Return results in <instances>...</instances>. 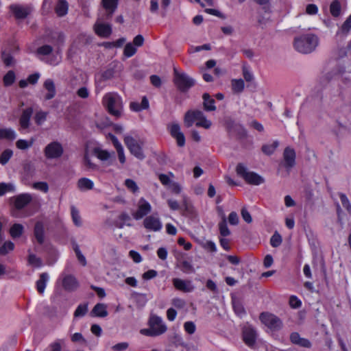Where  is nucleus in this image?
I'll return each mask as SVG.
<instances>
[{"instance_id":"nucleus-1","label":"nucleus","mask_w":351,"mask_h":351,"mask_svg":"<svg viewBox=\"0 0 351 351\" xmlns=\"http://www.w3.org/2000/svg\"><path fill=\"white\" fill-rule=\"evenodd\" d=\"M319 45L318 36L312 33H306L294 38L293 47L301 53H310L315 51Z\"/></svg>"},{"instance_id":"nucleus-2","label":"nucleus","mask_w":351,"mask_h":351,"mask_svg":"<svg viewBox=\"0 0 351 351\" xmlns=\"http://www.w3.org/2000/svg\"><path fill=\"white\" fill-rule=\"evenodd\" d=\"M195 123L196 126L209 129L212 125L211 121L207 119L203 112L200 110H189L184 118V123L186 128L191 127Z\"/></svg>"},{"instance_id":"nucleus-3","label":"nucleus","mask_w":351,"mask_h":351,"mask_svg":"<svg viewBox=\"0 0 351 351\" xmlns=\"http://www.w3.org/2000/svg\"><path fill=\"white\" fill-rule=\"evenodd\" d=\"M102 102L110 114L116 117H119L121 115L123 110L122 99L117 93H106L103 97Z\"/></svg>"},{"instance_id":"nucleus-4","label":"nucleus","mask_w":351,"mask_h":351,"mask_svg":"<svg viewBox=\"0 0 351 351\" xmlns=\"http://www.w3.org/2000/svg\"><path fill=\"white\" fill-rule=\"evenodd\" d=\"M36 54L41 60L52 66L58 65L61 61L60 51L57 50L56 53H53V48L49 45L38 47Z\"/></svg>"},{"instance_id":"nucleus-5","label":"nucleus","mask_w":351,"mask_h":351,"mask_svg":"<svg viewBox=\"0 0 351 351\" xmlns=\"http://www.w3.org/2000/svg\"><path fill=\"white\" fill-rule=\"evenodd\" d=\"M149 328H143L140 333L149 337H155L163 334L167 330V326L162 319L156 315H152L149 320Z\"/></svg>"},{"instance_id":"nucleus-6","label":"nucleus","mask_w":351,"mask_h":351,"mask_svg":"<svg viewBox=\"0 0 351 351\" xmlns=\"http://www.w3.org/2000/svg\"><path fill=\"white\" fill-rule=\"evenodd\" d=\"M124 143L130 150V153L139 160L145 158V154L143 151L144 141L141 139H136L130 135H126L124 137Z\"/></svg>"},{"instance_id":"nucleus-7","label":"nucleus","mask_w":351,"mask_h":351,"mask_svg":"<svg viewBox=\"0 0 351 351\" xmlns=\"http://www.w3.org/2000/svg\"><path fill=\"white\" fill-rule=\"evenodd\" d=\"M236 171L237 174L250 184L260 185L265 181L262 176L255 172L248 171L242 164H239L237 166Z\"/></svg>"},{"instance_id":"nucleus-8","label":"nucleus","mask_w":351,"mask_h":351,"mask_svg":"<svg viewBox=\"0 0 351 351\" xmlns=\"http://www.w3.org/2000/svg\"><path fill=\"white\" fill-rule=\"evenodd\" d=\"M43 154L47 160H58L64 154L63 145L58 141H51L45 147Z\"/></svg>"},{"instance_id":"nucleus-9","label":"nucleus","mask_w":351,"mask_h":351,"mask_svg":"<svg viewBox=\"0 0 351 351\" xmlns=\"http://www.w3.org/2000/svg\"><path fill=\"white\" fill-rule=\"evenodd\" d=\"M174 83L182 91H185L194 85V80L186 73L174 69Z\"/></svg>"},{"instance_id":"nucleus-10","label":"nucleus","mask_w":351,"mask_h":351,"mask_svg":"<svg viewBox=\"0 0 351 351\" xmlns=\"http://www.w3.org/2000/svg\"><path fill=\"white\" fill-rule=\"evenodd\" d=\"M260 320L271 330H278L282 326L281 320L275 315L269 313H262L260 315Z\"/></svg>"},{"instance_id":"nucleus-11","label":"nucleus","mask_w":351,"mask_h":351,"mask_svg":"<svg viewBox=\"0 0 351 351\" xmlns=\"http://www.w3.org/2000/svg\"><path fill=\"white\" fill-rule=\"evenodd\" d=\"M152 209L150 203L145 198L141 197L136 204V210L132 212V215L134 219L139 220L147 217Z\"/></svg>"},{"instance_id":"nucleus-12","label":"nucleus","mask_w":351,"mask_h":351,"mask_svg":"<svg viewBox=\"0 0 351 351\" xmlns=\"http://www.w3.org/2000/svg\"><path fill=\"white\" fill-rule=\"evenodd\" d=\"M143 225L148 232H160L162 228V221L157 214L145 217Z\"/></svg>"},{"instance_id":"nucleus-13","label":"nucleus","mask_w":351,"mask_h":351,"mask_svg":"<svg viewBox=\"0 0 351 351\" xmlns=\"http://www.w3.org/2000/svg\"><path fill=\"white\" fill-rule=\"evenodd\" d=\"M63 289L69 292L75 291L80 286L79 281L75 276L62 272L59 278Z\"/></svg>"},{"instance_id":"nucleus-14","label":"nucleus","mask_w":351,"mask_h":351,"mask_svg":"<svg viewBox=\"0 0 351 351\" xmlns=\"http://www.w3.org/2000/svg\"><path fill=\"white\" fill-rule=\"evenodd\" d=\"M167 130L177 143L178 147H184L185 145V136L181 130L180 124L177 122H172L167 125Z\"/></svg>"},{"instance_id":"nucleus-15","label":"nucleus","mask_w":351,"mask_h":351,"mask_svg":"<svg viewBox=\"0 0 351 351\" xmlns=\"http://www.w3.org/2000/svg\"><path fill=\"white\" fill-rule=\"evenodd\" d=\"M10 10L16 19H23L32 12V8L30 5L12 4L10 6Z\"/></svg>"},{"instance_id":"nucleus-16","label":"nucleus","mask_w":351,"mask_h":351,"mask_svg":"<svg viewBox=\"0 0 351 351\" xmlns=\"http://www.w3.org/2000/svg\"><path fill=\"white\" fill-rule=\"evenodd\" d=\"M257 334L256 330L250 326H245L243 330V339L245 343L253 348L255 345Z\"/></svg>"},{"instance_id":"nucleus-17","label":"nucleus","mask_w":351,"mask_h":351,"mask_svg":"<svg viewBox=\"0 0 351 351\" xmlns=\"http://www.w3.org/2000/svg\"><path fill=\"white\" fill-rule=\"evenodd\" d=\"M173 285L176 289L184 293H190L195 289L192 281L189 280H182L178 278H173Z\"/></svg>"},{"instance_id":"nucleus-18","label":"nucleus","mask_w":351,"mask_h":351,"mask_svg":"<svg viewBox=\"0 0 351 351\" xmlns=\"http://www.w3.org/2000/svg\"><path fill=\"white\" fill-rule=\"evenodd\" d=\"M94 29L96 34L102 38H107L112 33L111 25L99 20L95 23Z\"/></svg>"},{"instance_id":"nucleus-19","label":"nucleus","mask_w":351,"mask_h":351,"mask_svg":"<svg viewBox=\"0 0 351 351\" xmlns=\"http://www.w3.org/2000/svg\"><path fill=\"white\" fill-rule=\"evenodd\" d=\"M95 156L101 161L106 162L108 165H112L113 162L114 153L109 152L107 150L102 149L99 147H96L93 150Z\"/></svg>"},{"instance_id":"nucleus-20","label":"nucleus","mask_w":351,"mask_h":351,"mask_svg":"<svg viewBox=\"0 0 351 351\" xmlns=\"http://www.w3.org/2000/svg\"><path fill=\"white\" fill-rule=\"evenodd\" d=\"M14 206L17 209H21L27 206L32 200V196L29 193H21L13 197Z\"/></svg>"},{"instance_id":"nucleus-21","label":"nucleus","mask_w":351,"mask_h":351,"mask_svg":"<svg viewBox=\"0 0 351 351\" xmlns=\"http://www.w3.org/2000/svg\"><path fill=\"white\" fill-rule=\"evenodd\" d=\"M283 157L286 168L290 169L294 166L295 153L293 149L287 147L284 151Z\"/></svg>"},{"instance_id":"nucleus-22","label":"nucleus","mask_w":351,"mask_h":351,"mask_svg":"<svg viewBox=\"0 0 351 351\" xmlns=\"http://www.w3.org/2000/svg\"><path fill=\"white\" fill-rule=\"evenodd\" d=\"M33 110L32 108H27L23 111L19 119V123L21 130H26L29 126V121L32 114Z\"/></svg>"},{"instance_id":"nucleus-23","label":"nucleus","mask_w":351,"mask_h":351,"mask_svg":"<svg viewBox=\"0 0 351 351\" xmlns=\"http://www.w3.org/2000/svg\"><path fill=\"white\" fill-rule=\"evenodd\" d=\"M34 236L40 244H43L45 241V227L44 224L41 221L36 223L34 229Z\"/></svg>"},{"instance_id":"nucleus-24","label":"nucleus","mask_w":351,"mask_h":351,"mask_svg":"<svg viewBox=\"0 0 351 351\" xmlns=\"http://www.w3.org/2000/svg\"><path fill=\"white\" fill-rule=\"evenodd\" d=\"M43 86L47 92L45 95V99L46 100H49L53 98L56 93L53 81L51 79L46 80L43 84Z\"/></svg>"},{"instance_id":"nucleus-25","label":"nucleus","mask_w":351,"mask_h":351,"mask_svg":"<svg viewBox=\"0 0 351 351\" xmlns=\"http://www.w3.org/2000/svg\"><path fill=\"white\" fill-rule=\"evenodd\" d=\"M94 186L93 181L87 178H80L77 182V189L82 192L92 190Z\"/></svg>"},{"instance_id":"nucleus-26","label":"nucleus","mask_w":351,"mask_h":351,"mask_svg":"<svg viewBox=\"0 0 351 351\" xmlns=\"http://www.w3.org/2000/svg\"><path fill=\"white\" fill-rule=\"evenodd\" d=\"M290 339L293 343L300 346L304 348H309L311 346L310 341L306 339L302 338L297 332H293L290 336Z\"/></svg>"},{"instance_id":"nucleus-27","label":"nucleus","mask_w":351,"mask_h":351,"mask_svg":"<svg viewBox=\"0 0 351 351\" xmlns=\"http://www.w3.org/2000/svg\"><path fill=\"white\" fill-rule=\"evenodd\" d=\"M93 316L105 317L108 315L107 306L103 303L97 304L91 311Z\"/></svg>"},{"instance_id":"nucleus-28","label":"nucleus","mask_w":351,"mask_h":351,"mask_svg":"<svg viewBox=\"0 0 351 351\" xmlns=\"http://www.w3.org/2000/svg\"><path fill=\"white\" fill-rule=\"evenodd\" d=\"M49 276L47 273H42L40 278L36 281V289L39 293L43 294L45 291Z\"/></svg>"},{"instance_id":"nucleus-29","label":"nucleus","mask_w":351,"mask_h":351,"mask_svg":"<svg viewBox=\"0 0 351 351\" xmlns=\"http://www.w3.org/2000/svg\"><path fill=\"white\" fill-rule=\"evenodd\" d=\"M68 9V3L64 0H60L58 1L56 5L55 12L58 16L61 17L65 16L67 14Z\"/></svg>"},{"instance_id":"nucleus-30","label":"nucleus","mask_w":351,"mask_h":351,"mask_svg":"<svg viewBox=\"0 0 351 351\" xmlns=\"http://www.w3.org/2000/svg\"><path fill=\"white\" fill-rule=\"evenodd\" d=\"M351 29V14L346 19L337 32V36H346Z\"/></svg>"},{"instance_id":"nucleus-31","label":"nucleus","mask_w":351,"mask_h":351,"mask_svg":"<svg viewBox=\"0 0 351 351\" xmlns=\"http://www.w3.org/2000/svg\"><path fill=\"white\" fill-rule=\"evenodd\" d=\"M16 137V134L12 128L0 129V139H7L12 141Z\"/></svg>"},{"instance_id":"nucleus-32","label":"nucleus","mask_w":351,"mask_h":351,"mask_svg":"<svg viewBox=\"0 0 351 351\" xmlns=\"http://www.w3.org/2000/svg\"><path fill=\"white\" fill-rule=\"evenodd\" d=\"M28 253L27 262L29 265L37 268L41 267L43 265L40 258L31 252L30 250H28Z\"/></svg>"},{"instance_id":"nucleus-33","label":"nucleus","mask_w":351,"mask_h":351,"mask_svg":"<svg viewBox=\"0 0 351 351\" xmlns=\"http://www.w3.org/2000/svg\"><path fill=\"white\" fill-rule=\"evenodd\" d=\"M204 99V108L206 111H214L216 109L215 106V100L211 98L210 96L208 93H204L203 95Z\"/></svg>"},{"instance_id":"nucleus-34","label":"nucleus","mask_w":351,"mask_h":351,"mask_svg":"<svg viewBox=\"0 0 351 351\" xmlns=\"http://www.w3.org/2000/svg\"><path fill=\"white\" fill-rule=\"evenodd\" d=\"M118 0H102V5L111 16L117 7Z\"/></svg>"},{"instance_id":"nucleus-35","label":"nucleus","mask_w":351,"mask_h":351,"mask_svg":"<svg viewBox=\"0 0 351 351\" xmlns=\"http://www.w3.org/2000/svg\"><path fill=\"white\" fill-rule=\"evenodd\" d=\"M24 230V227L20 223H14L10 229V236L13 239L20 237Z\"/></svg>"},{"instance_id":"nucleus-36","label":"nucleus","mask_w":351,"mask_h":351,"mask_svg":"<svg viewBox=\"0 0 351 351\" xmlns=\"http://www.w3.org/2000/svg\"><path fill=\"white\" fill-rule=\"evenodd\" d=\"M65 34L62 32H55L51 37L52 41L58 46V49L59 51V47L62 46L65 42Z\"/></svg>"},{"instance_id":"nucleus-37","label":"nucleus","mask_w":351,"mask_h":351,"mask_svg":"<svg viewBox=\"0 0 351 351\" xmlns=\"http://www.w3.org/2000/svg\"><path fill=\"white\" fill-rule=\"evenodd\" d=\"M71 215L73 223L77 227L82 226V221L79 210L75 206H71Z\"/></svg>"},{"instance_id":"nucleus-38","label":"nucleus","mask_w":351,"mask_h":351,"mask_svg":"<svg viewBox=\"0 0 351 351\" xmlns=\"http://www.w3.org/2000/svg\"><path fill=\"white\" fill-rule=\"evenodd\" d=\"M34 143V139L31 138L29 141L19 139L16 143V146L18 149L25 150L31 147Z\"/></svg>"},{"instance_id":"nucleus-39","label":"nucleus","mask_w":351,"mask_h":351,"mask_svg":"<svg viewBox=\"0 0 351 351\" xmlns=\"http://www.w3.org/2000/svg\"><path fill=\"white\" fill-rule=\"evenodd\" d=\"M73 250L75 253V256L77 257V261L82 266H86L87 265V261L86 257L81 252L80 247L77 244H75L73 245Z\"/></svg>"},{"instance_id":"nucleus-40","label":"nucleus","mask_w":351,"mask_h":351,"mask_svg":"<svg viewBox=\"0 0 351 351\" xmlns=\"http://www.w3.org/2000/svg\"><path fill=\"white\" fill-rule=\"evenodd\" d=\"M15 186L12 183H0V196L4 195L8 192H14Z\"/></svg>"},{"instance_id":"nucleus-41","label":"nucleus","mask_w":351,"mask_h":351,"mask_svg":"<svg viewBox=\"0 0 351 351\" xmlns=\"http://www.w3.org/2000/svg\"><path fill=\"white\" fill-rule=\"evenodd\" d=\"M233 308L235 313L242 317L245 314V311L242 304L239 300H234L232 301Z\"/></svg>"},{"instance_id":"nucleus-42","label":"nucleus","mask_w":351,"mask_h":351,"mask_svg":"<svg viewBox=\"0 0 351 351\" xmlns=\"http://www.w3.org/2000/svg\"><path fill=\"white\" fill-rule=\"evenodd\" d=\"M174 178V175L173 173H169V174H160L158 176V178L161 183L168 187L170 184L173 182L172 178Z\"/></svg>"},{"instance_id":"nucleus-43","label":"nucleus","mask_w":351,"mask_h":351,"mask_svg":"<svg viewBox=\"0 0 351 351\" xmlns=\"http://www.w3.org/2000/svg\"><path fill=\"white\" fill-rule=\"evenodd\" d=\"M88 311V304L86 303L80 304L74 312L75 317H81L84 316Z\"/></svg>"},{"instance_id":"nucleus-44","label":"nucleus","mask_w":351,"mask_h":351,"mask_svg":"<svg viewBox=\"0 0 351 351\" xmlns=\"http://www.w3.org/2000/svg\"><path fill=\"white\" fill-rule=\"evenodd\" d=\"M232 90L235 93H241L244 88V82L241 79L232 80Z\"/></svg>"},{"instance_id":"nucleus-45","label":"nucleus","mask_w":351,"mask_h":351,"mask_svg":"<svg viewBox=\"0 0 351 351\" xmlns=\"http://www.w3.org/2000/svg\"><path fill=\"white\" fill-rule=\"evenodd\" d=\"M278 146V142L274 141L271 144L263 145L262 147V151L267 155H271L274 152Z\"/></svg>"},{"instance_id":"nucleus-46","label":"nucleus","mask_w":351,"mask_h":351,"mask_svg":"<svg viewBox=\"0 0 351 351\" xmlns=\"http://www.w3.org/2000/svg\"><path fill=\"white\" fill-rule=\"evenodd\" d=\"M136 52V47L131 43L126 44L124 48L123 54L125 57L130 58Z\"/></svg>"},{"instance_id":"nucleus-47","label":"nucleus","mask_w":351,"mask_h":351,"mask_svg":"<svg viewBox=\"0 0 351 351\" xmlns=\"http://www.w3.org/2000/svg\"><path fill=\"white\" fill-rule=\"evenodd\" d=\"M13 155L11 149H7L4 150L0 155V163L3 165H5Z\"/></svg>"},{"instance_id":"nucleus-48","label":"nucleus","mask_w":351,"mask_h":351,"mask_svg":"<svg viewBox=\"0 0 351 351\" xmlns=\"http://www.w3.org/2000/svg\"><path fill=\"white\" fill-rule=\"evenodd\" d=\"M32 188L45 193H47L49 191V185L46 182H34L32 184Z\"/></svg>"},{"instance_id":"nucleus-49","label":"nucleus","mask_w":351,"mask_h":351,"mask_svg":"<svg viewBox=\"0 0 351 351\" xmlns=\"http://www.w3.org/2000/svg\"><path fill=\"white\" fill-rule=\"evenodd\" d=\"M14 248V244L12 241H6L0 247V254L5 255L8 252L12 251Z\"/></svg>"},{"instance_id":"nucleus-50","label":"nucleus","mask_w":351,"mask_h":351,"mask_svg":"<svg viewBox=\"0 0 351 351\" xmlns=\"http://www.w3.org/2000/svg\"><path fill=\"white\" fill-rule=\"evenodd\" d=\"M330 11L333 16H338L341 12V5L339 1H334L330 6Z\"/></svg>"},{"instance_id":"nucleus-51","label":"nucleus","mask_w":351,"mask_h":351,"mask_svg":"<svg viewBox=\"0 0 351 351\" xmlns=\"http://www.w3.org/2000/svg\"><path fill=\"white\" fill-rule=\"evenodd\" d=\"M219 228L221 236L227 237L230 234V231L228 229L226 220L225 218H223V221L221 223H219Z\"/></svg>"},{"instance_id":"nucleus-52","label":"nucleus","mask_w":351,"mask_h":351,"mask_svg":"<svg viewBox=\"0 0 351 351\" xmlns=\"http://www.w3.org/2000/svg\"><path fill=\"white\" fill-rule=\"evenodd\" d=\"M282 239L280 234L278 232H275L270 239V244L274 247H277L282 243Z\"/></svg>"},{"instance_id":"nucleus-53","label":"nucleus","mask_w":351,"mask_h":351,"mask_svg":"<svg viewBox=\"0 0 351 351\" xmlns=\"http://www.w3.org/2000/svg\"><path fill=\"white\" fill-rule=\"evenodd\" d=\"M15 80V74L13 71H8L3 77V83L5 86H10Z\"/></svg>"},{"instance_id":"nucleus-54","label":"nucleus","mask_w":351,"mask_h":351,"mask_svg":"<svg viewBox=\"0 0 351 351\" xmlns=\"http://www.w3.org/2000/svg\"><path fill=\"white\" fill-rule=\"evenodd\" d=\"M125 185L128 190L134 193L138 191V187L136 183L132 179H126L125 181Z\"/></svg>"},{"instance_id":"nucleus-55","label":"nucleus","mask_w":351,"mask_h":351,"mask_svg":"<svg viewBox=\"0 0 351 351\" xmlns=\"http://www.w3.org/2000/svg\"><path fill=\"white\" fill-rule=\"evenodd\" d=\"M341 202L343 206L351 215V204L346 195L341 193L339 195Z\"/></svg>"},{"instance_id":"nucleus-56","label":"nucleus","mask_w":351,"mask_h":351,"mask_svg":"<svg viewBox=\"0 0 351 351\" xmlns=\"http://www.w3.org/2000/svg\"><path fill=\"white\" fill-rule=\"evenodd\" d=\"M76 94L82 99H86L90 95V90L86 86H82L77 90Z\"/></svg>"},{"instance_id":"nucleus-57","label":"nucleus","mask_w":351,"mask_h":351,"mask_svg":"<svg viewBox=\"0 0 351 351\" xmlns=\"http://www.w3.org/2000/svg\"><path fill=\"white\" fill-rule=\"evenodd\" d=\"M47 119V113L43 111L36 112L34 119L38 125H42Z\"/></svg>"},{"instance_id":"nucleus-58","label":"nucleus","mask_w":351,"mask_h":351,"mask_svg":"<svg viewBox=\"0 0 351 351\" xmlns=\"http://www.w3.org/2000/svg\"><path fill=\"white\" fill-rule=\"evenodd\" d=\"M184 328L187 333L192 335L195 332L196 326L193 322L189 321L184 324Z\"/></svg>"},{"instance_id":"nucleus-59","label":"nucleus","mask_w":351,"mask_h":351,"mask_svg":"<svg viewBox=\"0 0 351 351\" xmlns=\"http://www.w3.org/2000/svg\"><path fill=\"white\" fill-rule=\"evenodd\" d=\"M171 304L175 308L178 309H182L186 306V302L183 299L178 298H173L171 300Z\"/></svg>"},{"instance_id":"nucleus-60","label":"nucleus","mask_w":351,"mask_h":351,"mask_svg":"<svg viewBox=\"0 0 351 351\" xmlns=\"http://www.w3.org/2000/svg\"><path fill=\"white\" fill-rule=\"evenodd\" d=\"M87 40V38H86V35L85 34H80L77 38L73 41L71 47V49H70V51L74 48V47H77L78 46V45H80L81 43H84V41H86Z\"/></svg>"},{"instance_id":"nucleus-61","label":"nucleus","mask_w":351,"mask_h":351,"mask_svg":"<svg viewBox=\"0 0 351 351\" xmlns=\"http://www.w3.org/2000/svg\"><path fill=\"white\" fill-rule=\"evenodd\" d=\"M228 222L230 225L236 226L239 222V218L237 213L232 212L228 216Z\"/></svg>"},{"instance_id":"nucleus-62","label":"nucleus","mask_w":351,"mask_h":351,"mask_svg":"<svg viewBox=\"0 0 351 351\" xmlns=\"http://www.w3.org/2000/svg\"><path fill=\"white\" fill-rule=\"evenodd\" d=\"M168 189L175 194H179L182 191L180 185L178 182L173 181L168 186Z\"/></svg>"},{"instance_id":"nucleus-63","label":"nucleus","mask_w":351,"mask_h":351,"mask_svg":"<svg viewBox=\"0 0 351 351\" xmlns=\"http://www.w3.org/2000/svg\"><path fill=\"white\" fill-rule=\"evenodd\" d=\"M182 269L185 273H192L195 269L191 263L184 261L182 263Z\"/></svg>"},{"instance_id":"nucleus-64","label":"nucleus","mask_w":351,"mask_h":351,"mask_svg":"<svg viewBox=\"0 0 351 351\" xmlns=\"http://www.w3.org/2000/svg\"><path fill=\"white\" fill-rule=\"evenodd\" d=\"M318 12V8L315 4H308L306 7V13L309 15L316 14Z\"/></svg>"}]
</instances>
